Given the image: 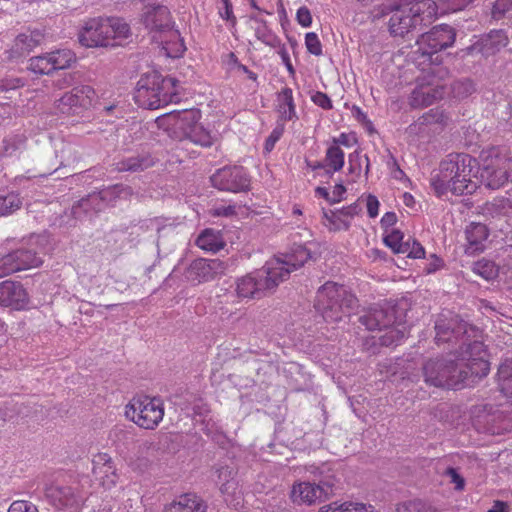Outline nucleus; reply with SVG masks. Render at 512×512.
<instances>
[{
    "mask_svg": "<svg viewBox=\"0 0 512 512\" xmlns=\"http://www.w3.org/2000/svg\"><path fill=\"white\" fill-rule=\"evenodd\" d=\"M426 383L435 387L459 389L470 378L485 377L490 365L482 342L474 341L466 345L465 351L457 362L452 360H429L424 365Z\"/></svg>",
    "mask_w": 512,
    "mask_h": 512,
    "instance_id": "1",
    "label": "nucleus"
},
{
    "mask_svg": "<svg viewBox=\"0 0 512 512\" xmlns=\"http://www.w3.org/2000/svg\"><path fill=\"white\" fill-rule=\"evenodd\" d=\"M476 160L467 154L449 155L439 165L431 178V185L438 197L449 192L454 195L471 194L477 189L474 169Z\"/></svg>",
    "mask_w": 512,
    "mask_h": 512,
    "instance_id": "2",
    "label": "nucleus"
},
{
    "mask_svg": "<svg viewBox=\"0 0 512 512\" xmlns=\"http://www.w3.org/2000/svg\"><path fill=\"white\" fill-rule=\"evenodd\" d=\"M130 36L129 25L119 17H93L78 32L79 43L87 48L114 46L115 40Z\"/></svg>",
    "mask_w": 512,
    "mask_h": 512,
    "instance_id": "3",
    "label": "nucleus"
},
{
    "mask_svg": "<svg viewBox=\"0 0 512 512\" xmlns=\"http://www.w3.org/2000/svg\"><path fill=\"white\" fill-rule=\"evenodd\" d=\"M357 306L356 297L346 287L326 282L316 294L315 308L326 322H339Z\"/></svg>",
    "mask_w": 512,
    "mask_h": 512,
    "instance_id": "4",
    "label": "nucleus"
},
{
    "mask_svg": "<svg viewBox=\"0 0 512 512\" xmlns=\"http://www.w3.org/2000/svg\"><path fill=\"white\" fill-rule=\"evenodd\" d=\"M287 279V270L279 260H269L265 266L236 281V294L239 298H253L272 290Z\"/></svg>",
    "mask_w": 512,
    "mask_h": 512,
    "instance_id": "5",
    "label": "nucleus"
},
{
    "mask_svg": "<svg viewBox=\"0 0 512 512\" xmlns=\"http://www.w3.org/2000/svg\"><path fill=\"white\" fill-rule=\"evenodd\" d=\"M142 22L145 28L150 33L154 34V39H156V34L158 33L168 34L169 40L161 41L163 50L168 57L178 58L182 56L186 47L183 39L180 37V33L173 29L170 11L166 6L158 5L147 7L142 15Z\"/></svg>",
    "mask_w": 512,
    "mask_h": 512,
    "instance_id": "6",
    "label": "nucleus"
},
{
    "mask_svg": "<svg viewBox=\"0 0 512 512\" xmlns=\"http://www.w3.org/2000/svg\"><path fill=\"white\" fill-rule=\"evenodd\" d=\"M200 118L199 110L190 109L171 112L158 120L160 125L167 123L168 126L179 129L181 137L189 139L194 144L210 147L215 141V134L199 123Z\"/></svg>",
    "mask_w": 512,
    "mask_h": 512,
    "instance_id": "7",
    "label": "nucleus"
},
{
    "mask_svg": "<svg viewBox=\"0 0 512 512\" xmlns=\"http://www.w3.org/2000/svg\"><path fill=\"white\" fill-rule=\"evenodd\" d=\"M164 403L159 397L134 396L125 406V416L138 427L154 430L164 417Z\"/></svg>",
    "mask_w": 512,
    "mask_h": 512,
    "instance_id": "8",
    "label": "nucleus"
},
{
    "mask_svg": "<svg viewBox=\"0 0 512 512\" xmlns=\"http://www.w3.org/2000/svg\"><path fill=\"white\" fill-rule=\"evenodd\" d=\"M447 71L442 67H432L417 78L416 86L409 97V104L413 108H421L432 105L443 98L445 84L443 77Z\"/></svg>",
    "mask_w": 512,
    "mask_h": 512,
    "instance_id": "9",
    "label": "nucleus"
},
{
    "mask_svg": "<svg viewBox=\"0 0 512 512\" xmlns=\"http://www.w3.org/2000/svg\"><path fill=\"white\" fill-rule=\"evenodd\" d=\"M96 92L90 85H78L66 92L56 103V109L62 114H80L92 107Z\"/></svg>",
    "mask_w": 512,
    "mask_h": 512,
    "instance_id": "10",
    "label": "nucleus"
},
{
    "mask_svg": "<svg viewBox=\"0 0 512 512\" xmlns=\"http://www.w3.org/2000/svg\"><path fill=\"white\" fill-rule=\"evenodd\" d=\"M455 32L452 27L442 24L422 34L416 41L418 52L430 60L431 56L453 45Z\"/></svg>",
    "mask_w": 512,
    "mask_h": 512,
    "instance_id": "11",
    "label": "nucleus"
},
{
    "mask_svg": "<svg viewBox=\"0 0 512 512\" xmlns=\"http://www.w3.org/2000/svg\"><path fill=\"white\" fill-rule=\"evenodd\" d=\"M332 486L333 483L326 479H321L317 483L297 481L292 485L290 499L294 504L310 506L325 499Z\"/></svg>",
    "mask_w": 512,
    "mask_h": 512,
    "instance_id": "12",
    "label": "nucleus"
},
{
    "mask_svg": "<svg viewBox=\"0 0 512 512\" xmlns=\"http://www.w3.org/2000/svg\"><path fill=\"white\" fill-rule=\"evenodd\" d=\"M473 1L474 0H440L439 3H436L433 0H416L409 1V3L411 5V11L421 16L423 24L425 21L430 22L438 15L462 10Z\"/></svg>",
    "mask_w": 512,
    "mask_h": 512,
    "instance_id": "13",
    "label": "nucleus"
},
{
    "mask_svg": "<svg viewBox=\"0 0 512 512\" xmlns=\"http://www.w3.org/2000/svg\"><path fill=\"white\" fill-rule=\"evenodd\" d=\"M500 147H493L483 153L481 179L488 188L499 189L511 180L508 170L500 161Z\"/></svg>",
    "mask_w": 512,
    "mask_h": 512,
    "instance_id": "14",
    "label": "nucleus"
},
{
    "mask_svg": "<svg viewBox=\"0 0 512 512\" xmlns=\"http://www.w3.org/2000/svg\"><path fill=\"white\" fill-rule=\"evenodd\" d=\"M213 187L221 191L238 193L249 188L250 179L243 167H223L218 169L211 177Z\"/></svg>",
    "mask_w": 512,
    "mask_h": 512,
    "instance_id": "15",
    "label": "nucleus"
},
{
    "mask_svg": "<svg viewBox=\"0 0 512 512\" xmlns=\"http://www.w3.org/2000/svg\"><path fill=\"white\" fill-rule=\"evenodd\" d=\"M41 263L38 252L32 249L19 248L4 255L0 254V278L38 267Z\"/></svg>",
    "mask_w": 512,
    "mask_h": 512,
    "instance_id": "16",
    "label": "nucleus"
},
{
    "mask_svg": "<svg viewBox=\"0 0 512 512\" xmlns=\"http://www.w3.org/2000/svg\"><path fill=\"white\" fill-rule=\"evenodd\" d=\"M384 13H392L389 20V30L393 36L403 37L422 24L421 16L411 11L409 2L386 8Z\"/></svg>",
    "mask_w": 512,
    "mask_h": 512,
    "instance_id": "17",
    "label": "nucleus"
},
{
    "mask_svg": "<svg viewBox=\"0 0 512 512\" xmlns=\"http://www.w3.org/2000/svg\"><path fill=\"white\" fill-rule=\"evenodd\" d=\"M470 329V325L458 319L457 316L447 319L444 315H441L435 324V339L438 344L461 341L462 344L466 345V338L469 337Z\"/></svg>",
    "mask_w": 512,
    "mask_h": 512,
    "instance_id": "18",
    "label": "nucleus"
},
{
    "mask_svg": "<svg viewBox=\"0 0 512 512\" xmlns=\"http://www.w3.org/2000/svg\"><path fill=\"white\" fill-rule=\"evenodd\" d=\"M48 502L57 509L77 511L83 502L79 493L69 486L52 484L46 488Z\"/></svg>",
    "mask_w": 512,
    "mask_h": 512,
    "instance_id": "19",
    "label": "nucleus"
},
{
    "mask_svg": "<svg viewBox=\"0 0 512 512\" xmlns=\"http://www.w3.org/2000/svg\"><path fill=\"white\" fill-rule=\"evenodd\" d=\"M92 473L95 481L105 489L115 487L119 480V475L112 457L104 452H99L93 456Z\"/></svg>",
    "mask_w": 512,
    "mask_h": 512,
    "instance_id": "20",
    "label": "nucleus"
},
{
    "mask_svg": "<svg viewBox=\"0 0 512 512\" xmlns=\"http://www.w3.org/2000/svg\"><path fill=\"white\" fill-rule=\"evenodd\" d=\"M0 305L24 310L29 306V295L21 283L3 281L0 283Z\"/></svg>",
    "mask_w": 512,
    "mask_h": 512,
    "instance_id": "21",
    "label": "nucleus"
},
{
    "mask_svg": "<svg viewBox=\"0 0 512 512\" xmlns=\"http://www.w3.org/2000/svg\"><path fill=\"white\" fill-rule=\"evenodd\" d=\"M124 189L121 186H114L104 189L99 193L89 195L87 198L81 199L77 205L73 206L72 213L76 218H81V213H89L93 208L95 211H101L111 201L112 196H119Z\"/></svg>",
    "mask_w": 512,
    "mask_h": 512,
    "instance_id": "22",
    "label": "nucleus"
},
{
    "mask_svg": "<svg viewBox=\"0 0 512 512\" xmlns=\"http://www.w3.org/2000/svg\"><path fill=\"white\" fill-rule=\"evenodd\" d=\"M134 99L139 106L146 109H158L162 107L158 87L154 83V74L142 77L138 81Z\"/></svg>",
    "mask_w": 512,
    "mask_h": 512,
    "instance_id": "23",
    "label": "nucleus"
},
{
    "mask_svg": "<svg viewBox=\"0 0 512 512\" xmlns=\"http://www.w3.org/2000/svg\"><path fill=\"white\" fill-rule=\"evenodd\" d=\"M217 472L220 490L226 503L237 508L242 503V492L235 478L236 472L228 466L221 467Z\"/></svg>",
    "mask_w": 512,
    "mask_h": 512,
    "instance_id": "24",
    "label": "nucleus"
},
{
    "mask_svg": "<svg viewBox=\"0 0 512 512\" xmlns=\"http://www.w3.org/2000/svg\"><path fill=\"white\" fill-rule=\"evenodd\" d=\"M223 272V264L218 259H196L188 269L187 277L198 283L213 280Z\"/></svg>",
    "mask_w": 512,
    "mask_h": 512,
    "instance_id": "25",
    "label": "nucleus"
},
{
    "mask_svg": "<svg viewBox=\"0 0 512 512\" xmlns=\"http://www.w3.org/2000/svg\"><path fill=\"white\" fill-rule=\"evenodd\" d=\"M358 214V206L352 204L339 210L323 211V225L330 231L348 230L352 219Z\"/></svg>",
    "mask_w": 512,
    "mask_h": 512,
    "instance_id": "26",
    "label": "nucleus"
},
{
    "mask_svg": "<svg viewBox=\"0 0 512 512\" xmlns=\"http://www.w3.org/2000/svg\"><path fill=\"white\" fill-rule=\"evenodd\" d=\"M164 512H207V504L195 493H183L168 503Z\"/></svg>",
    "mask_w": 512,
    "mask_h": 512,
    "instance_id": "27",
    "label": "nucleus"
},
{
    "mask_svg": "<svg viewBox=\"0 0 512 512\" xmlns=\"http://www.w3.org/2000/svg\"><path fill=\"white\" fill-rule=\"evenodd\" d=\"M312 246H315L312 242L295 244L289 254L283 258H273L272 260H279L281 262V265L287 270L288 277L291 271L300 268L312 258Z\"/></svg>",
    "mask_w": 512,
    "mask_h": 512,
    "instance_id": "28",
    "label": "nucleus"
},
{
    "mask_svg": "<svg viewBox=\"0 0 512 512\" xmlns=\"http://www.w3.org/2000/svg\"><path fill=\"white\" fill-rule=\"evenodd\" d=\"M393 318L391 310L376 306L366 311L359 321L369 331H382L384 327H388Z\"/></svg>",
    "mask_w": 512,
    "mask_h": 512,
    "instance_id": "29",
    "label": "nucleus"
},
{
    "mask_svg": "<svg viewBox=\"0 0 512 512\" xmlns=\"http://www.w3.org/2000/svg\"><path fill=\"white\" fill-rule=\"evenodd\" d=\"M154 83L158 87V93L161 97L162 106L170 103H177L181 100V85L173 77H162L154 74Z\"/></svg>",
    "mask_w": 512,
    "mask_h": 512,
    "instance_id": "30",
    "label": "nucleus"
},
{
    "mask_svg": "<svg viewBox=\"0 0 512 512\" xmlns=\"http://www.w3.org/2000/svg\"><path fill=\"white\" fill-rule=\"evenodd\" d=\"M467 254H475L484 250V243L488 238V229L484 224L471 223L465 230Z\"/></svg>",
    "mask_w": 512,
    "mask_h": 512,
    "instance_id": "31",
    "label": "nucleus"
},
{
    "mask_svg": "<svg viewBox=\"0 0 512 512\" xmlns=\"http://www.w3.org/2000/svg\"><path fill=\"white\" fill-rule=\"evenodd\" d=\"M250 20L254 23V34L259 41L272 48L279 46L281 39L268 26L266 20L255 15H251Z\"/></svg>",
    "mask_w": 512,
    "mask_h": 512,
    "instance_id": "32",
    "label": "nucleus"
},
{
    "mask_svg": "<svg viewBox=\"0 0 512 512\" xmlns=\"http://www.w3.org/2000/svg\"><path fill=\"white\" fill-rule=\"evenodd\" d=\"M277 111L281 120L290 121L296 118V108L291 88L284 87L277 94Z\"/></svg>",
    "mask_w": 512,
    "mask_h": 512,
    "instance_id": "33",
    "label": "nucleus"
},
{
    "mask_svg": "<svg viewBox=\"0 0 512 512\" xmlns=\"http://www.w3.org/2000/svg\"><path fill=\"white\" fill-rule=\"evenodd\" d=\"M42 39L43 34L38 30L22 33L16 37L13 51L19 56L29 53L41 43Z\"/></svg>",
    "mask_w": 512,
    "mask_h": 512,
    "instance_id": "34",
    "label": "nucleus"
},
{
    "mask_svg": "<svg viewBox=\"0 0 512 512\" xmlns=\"http://www.w3.org/2000/svg\"><path fill=\"white\" fill-rule=\"evenodd\" d=\"M508 44V38L502 30H493L481 39V52L486 55H493Z\"/></svg>",
    "mask_w": 512,
    "mask_h": 512,
    "instance_id": "35",
    "label": "nucleus"
},
{
    "mask_svg": "<svg viewBox=\"0 0 512 512\" xmlns=\"http://www.w3.org/2000/svg\"><path fill=\"white\" fill-rule=\"evenodd\" d=\"M150 445L144 443L138 447V450L128 458L127 464L130 469L138 474H143L148 471L151 466V460L147 455Z\"/></svg>",
    "mask_w": 512,
    "mask_h": 512,
    "instance_id": "36",
    "label": "nucleus"
},
{
    "mask_svg": "<svg viewBox=\"0 0 512 512\" xmlns=\"http://www.w3.org/2000/svg\"><path fill=\"white\" fill-rule=\"evenodd\" d=\"M199 248L205 251L217 252L223 248V240L218 231L205 229L196 239Z\"/></svg>",
    "mask_w": 512,
    "mask_h": 512,
    "instance_id": "37",
    "label": "nucleus"
},
{
    "mask_svg": "<svg viewBox=\"0 0 512 512\" xmlns=\"http://www.w3.org/2000/svg\"><path fill=\"white\" fill-rule=\"evenodd\" d=\"M498 385L501 393L512 403V359L501 363L498 369Z\"/></svg>",
    "mask_w": 512,
    "mask_h": 512,
    "instance_id": "38",
    "label": "nucleus"
},
{
    "mask_svg": "<svg viewBox=\"0 0 512 512\" xmlns=\"http://www.w3.org/2000/svg\"><path fill=\"white\" fill-rule=\"evenodd\" d=\"M324 162L328 174L340 171L345 163L344 151L337 145H330L326 150Z\"/></svg>",
    "mask_w": 512,
    "mask_h": 512,
    "instance_id": "39",
    "label": "nucleus"
},
{
    "mask_svg": "<svg viewBox=\"0 0 512 512\" xmlns=\"http://www.w3.org/2000/svg\"><path fill=\"white\" fill-rule=\"evenodd\" d=\"M383 330L385 332L380 336L379 340L381 345L384 346L398 345L407 335L406 326L400 323L394 325L391 322L388 327H384Z\"/></svg>",
    "mask_w": 512,
    "mask_h": 512,
    "instance_id": "40",
    "label": "nucleus"
},
{
    "mask_svg": "<svg viewBox=\"0 0 512 512\" xmlns=\"http://www.w3.org/2000/svg\"><path fill=\"white\" fill-rule=\"evenodd\" d=\"M318 512H377L371 505L359 502H334L322 506Z\"/></svg>",
    "mask_w": 512,
    "mask_h": 512,
    "instance_id": "41",
    "label": "nucleus"
},
{
    "mask_svg": "<svg viewBox=\"0 0 512 512\" xmlns=\"http://www.w3.org/2000/svg\"><path fill=\"white\" fill-rule=\"evenodd\" d=\"M404 234L399 229H391L383 233V241L394 253H406L409 240L403 242Z\"/></svg>",
    "mask_w": 512,
    "mask_h": 512,
    "instance_id": "42",
    "label": "nucleus"
},
{
    "mask_svg": "<svg viewBox=\"0 0 512 512\" xmlns=\"http://www.w3.org/2000/svg\"><path fill=\"white\" fill-rule=\"evenodd\" d=\"M22 206V199L16 192L0 193V217L11 215Z\"/></svg>",
    "mask_w": 512,
    "mask_h": 512,
    "instance_id": "43",
    "label": "nucleus"
},
{
    "mask_svg": "<svg viewBox=\"0 0 512 512\" xmlns=\"http://www.w3.org/2000/svg\"><path fill=\"white\" fill-rule=\"evenodd\" d=\"M54 70L66 69L76 61V56L70 49H58L49 53Z\"/></svg>",
    "mask_w": 512,
    "mask_h": 512,
    "instance_id": "44",
    "label": "nucleus"
},
{
    "mask_svg": "<svg viewBox=\"0 0 512 512\" xmlns=\"http://www.w3.org/2000/svg\"><path fill=\"white\" fill-rule=\"evenodd\" d=\"M447 117L443 110L438 108L431 109L427 113L423 114L415 123L409 126V130L413 131L417 126L431 125L434 123L444 124Z\"/></svg>",
    "mask_w": 512,
    "mask_h": 512,
    "instance_id": "45",
    "label": "nucleus"
},
{
    "mask_svg": "<svg viewBox=\"0 0 512 512\" xmlns=\"http://www.w3.org/2000/svg\"><path fill=\"white\" fill-rule=\"evenodd\" d=\"M29 69L36 74H49L54 71L49 53L29 60Z\"/></svg>",
    "mask_w": 512,
    "mask_h": 512,
    "instance_id": "46",
    "label": "nucleus"
},
{
    "mask_svg": "<svg viewBox=\"0 0 512 512\" xmlns=\"http://www.w3.org/2000/svg\"><path fill=\"white\" fill-rule=\"evenodd\" d=\"M476 91L475 83L468 78L457 80L452 84V93L457 98H466Z\"/></svg>",
    "mask_w": 512,
    "mask_h": 512,
    "instance_id": "47",
    "label": "nucleus"
},
{
    "mask_svg": "<svg viewBox=\"0 0 512 512\" xmlns=\"http://www.w3.org/2000/svg\"><path fill=\"white\" fill-rule=\"evenodd\" d=\"M473 271L486 280L494 279L498 274L497 266L489 260H479L473 266Z\"/></svg>",
    "mask_w": 512,
    "mask_h": 512,
    "instance_id": "48",
    "label": "nucleus"
},
{
    "mask_svg": "<svg viewBox=\"0 0 512 512\" xmlns=\"http://www.w3.org/2000/svg\"><path fill=\"white\" fill-rule=\"evenodd\" d=\"M397 512H433L432 507L422 500H408L398 504Z\"/></svg>",
    "mask_w": 512,
    "mask_h": 512,
    "instance_id": "49",
    "label": "nucleus"
},
{
    "mask_svg": "<svg viewBox=\"0 0 512 512\" xmlns=\"http://www.w3.org/2000/svg\"><path fill=\"white\" fill-rule=\"evenodd\" d=\"M151 165V162L138 157H131L118 164L120 171H138L143 170Z\"/></svg>",
    "mask_w": 512,
    "mask_h": 512,
    "instance_id": "50",
    "label": "nucleus"
},
{
    "mask_svg": "<svg viewBox=\"0 0 512 512\" xmlns=\"http://www.w3.org/2000/svg\"><path fill=\"white\" fill-rule=\"evenodd\" d=\"M305 46L309 53L320 56L322 55V44L318 35L314 32H308L305 35Z\"/></svg>",
    "mask_w": 512,
    "mask_h": 512,
    "instance_id": "51",
    "label": "nucleus"
},
{
    "mask_svg": "<svg viewBox=\"0 0 512 512\" xmlns=\"http://www.w3.org/2000/svg\"><path fill=\"white\" fill-rule=\"evenodd\" d=\"M23 145L20 137L14 136L5 138L2 142L3 154L6 156L14 155Z\"/></svg>",
    "mask_w": 512,
    "mask_h": 512,
    "instance_id": "52",
    "label": "nucleus"
},
{
    "mask_svg": "<svg viewBox=\"0 0 512 512\" xmlns=\"http://www.w3.org/2000/svg\"><path fill=\"white\" fill-rule=\"evenodd\" d=\"M348 171L355 177H359L362 171V156L354 151L348 156Z\"/></svg>",
    "mask_w": 512,
    "mask_h": 512,
    "instance_id": "53",
    "label": "nucleus"
},
{
    "mask_svg": "<svg viewBox=\"0 0 512 512\" xmlns=\"http://www.w3.org/2000/svg\"><path fill=\"white\" fill-rule=\"evenodd\" d=\"M222 3V7L219 8V15L223 20L231 23V25L236 24V17L233 13V7L230 0H220Z\"/></svg>",
    "mask_w": 512,
    "mask_h": 512,
    "instance_id": "54",
    "label": "nucleus"
},
{
    "mask_svg": "<svg viewBox=\"0 0 512 512\" xmlns=\"http://www.w3.org/2000/svg\"><path fill=\"white\" fill-rule=\"evenodd\" d=\"M7 512H39L37 507L25 500H17L11 503Z\"/></svg>",
    "mask_w": 512,
    "mask_h": 512,
    "instance_id": "55",
    "label": "nucleus"
},
{
    "mask_svg": "<svg viewBox=\"0 0 512 512\" xmlns=\"http://www.w3.org/2000/svg\"><path fill=\"white\" fill-rule=\"evenodd\" d=\"M275 49H277V53L280 56L282 63L285 65L289 74L294 75L295 69L291 63L290 55L286 46L280 42L279 46L276 47Z\"/></svg>",
    "mask_w": 512,
    "mask_h": 512,
    "instance_id": "56",
    "label": "nucleus"
},
{
    "mask_svg": "<svg viewBox=\"0 0 512 512\" xmlns=\"http://www.w3.org/2000/svg\"><path fill=\"white\" fill-rule=\"evenodd\" d=\"M379 207H380V202H379L378 198L373 194H369L366 197V208H367L368 216L370 218H376L379 214Z\"/></svg>",
    "mask_w": 512,
    "mask_h": 512,
    "instance_id": "57",
    "label": "nucleus"
},
{
    "mask_svg": "<svg viewBox=\"0 0 512 512\" xmlns=\"http://www.w3.org/2000/svg\"><path fill=\"white\" fill-rule=\"evenodd\" d=\"M311 99L315 105L325 110H329L333 107L331 99L323 92L317 91L312 95Z\"/></svg>",
    "mask_w": 512,
    "mask_h": 512,
    "instance_id": "58",
    "label": "nucleus"
},
{
    "mask_svg": "<svg viewBox=\"0 0 512 512\" xmlns=\"http://www.w3.org/2000/svg\"><path fill=\"white\" fill-rule=\"evenodd\" d=\"M296 20L302 27H310L312 24L310 10L305 6L300 7L296 13Z\"/></svg>",
    "mask_w": 512,
    "mask_h": 512,
    "instance_id": "59",
    "label": "nucleus"
},
{
    "mask_svg": "<svg viewBox=\"0 0 512 512\" xmlns=\"http://www.w3.org/2000/svg\"><path fill=\"white\" fill-rule=\"evenodd\" d=\"M444 266V262L441 258H439L437 255L435 254H432L430 255L429 259H428V263L426 265V267L424 268V272L426 274H432V273H435L436 271L442 269Z\"/></svg>",
    "mask_w": 512,
    "mask_h": 512,
    "instance_id": "60",
    "label": "nucleus"
},
{
    "mask_svg": "<svg viewBox=\"0 0 512 512\" xmlns=\"http://www.w3.org/2000/svg\"><path fill=\"white\" fill-rule=\"evenodd\" d=\"M512 9V0H496L493 6V16L500 17Z\"/></svg>",
    "mask_w": 512,
    "mask_h": 512,
    "instance_id": "61",
    "label": "nucleus"
},
{
    "mask_svg": "<svg viewBox=\"0 0 512 512\" xmlns=\"http://www.w3.org/2000/svg\"><path fill=\"white\" fill-rule=\"evenodd\" d=\"M406 253L410 258L421 259L425 256V249L418 241L413 240L412 243L409 242L408 251Z\"/></svg>",
    "mask_w": 512,
    "mask_h": 512,
    "instance_id": "62",
    "label": "nucleus"
},
{
    "mask_svg": "<svg viewBox=\"0 0 512 512\" xmlns=\"http://www.w3.org/2000/svg\"><path fill=\"white\" fill-rule=\"evenodd\" d=\"M356 142V137L353 134L341 133L337 138H333V143L331 145H337L338 147L342 145L350 148Z\"/></svg>",
    "mask_w": 512,
    "mask_h": 512,
    "instance_id": "63",
    "label": "nucleus"
},
{
    "mask_svg": "<svg viewBox=\"0 0 512 512\" xmlns=\"http://www.w3.org/2000/svg\"><path fill=\"white\" fill-rule=\"evenodd\" d=\"M396 222L397 215L394 212H386L380 220V224L381 227L384 229V232L394 229L393 226L396 224Z\"/></svg>",
    "mask_w": 512,
    "mask_h": 512,
    "instance_id": "64",
    "label": "nucleus"
}]
</instances>
